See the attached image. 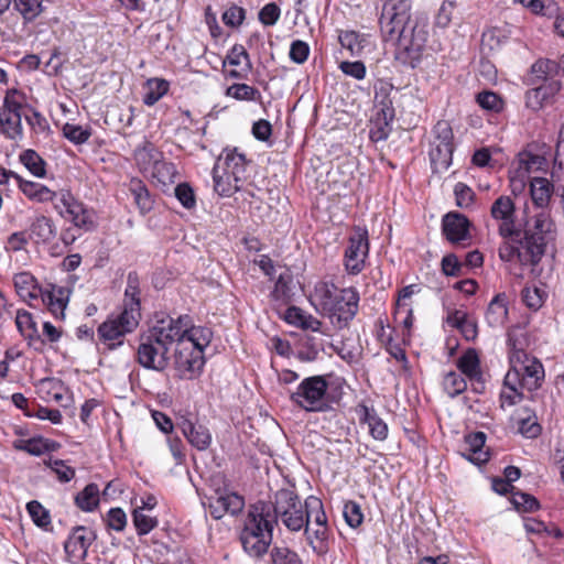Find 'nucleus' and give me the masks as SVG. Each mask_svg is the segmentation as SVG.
Wrapping results in <instances>:
<instances>
[{"label":"nucleus","instance_id":"nucleus-1","mask_svg":"<svg viewBox=\"0 0 564 564\" xmlns=\"http://www.w3.org/2000/svg\"><path fill=\"white\" fill-rule=\"evenodd\" d=\"M410 0H387L380 18V28L387 40L397 42V59L416 67L427 52V22L411 15Z\"/></svg>","mask_w":564,"mask_h":564},{"label":"nucleus","instance_id":"nucleus-2","mask_svg":"<svg viewBox=\"0 0 564 564\" xmlns=\"http://www.w3.org/2000/svg\"><path fill=\"white\" fill-rule=\"evenodd\" d=\"M141 318L139 289L135 280L129 275L124 292L122 311L118 315H111L98 327L100 340L109 349L122 344V337L133 332Z\"/></svg>","mask_w":564,"mask_h":564},{"label":"nucleus","instance_id":"nucleus-3","mask_svg":"<svg viewBox=\"0 0 564 564\" xmlns=\"http://www.w3.org/2000/svg\"><path fill=\"white\" fill-rule=\"evenodd\" d=\"M213 338L208 327L198 326L189 336L181 340L174 349L173 367L175 376L182 380L196 379L203 370L205 359L204 350Z\"/></svg>","mask_w":564,"mask_h":564},{"label":"nucleus","instance_id":"nucleus-4","mask_svg":"<svg viewBox=\"0 0 564 564\" xmlns=\"http://www.w3.org/2000/svg\"><path fill=\"white\" fill-rule=\"evenodd\" d=\"M274 519H271L270 506L258 502L251 507L240 534L243 550L253 557L267 553L272 542Z\"/></svg>","mask_w":564,"mask_h":564},{"label":"nucleus","instance_id":"nucleus-5","mask_svg":"<svg viewBox=\"0 0 564 564\" xmlns=\"http://www.w3.org/2000/svg\"><path fill=\"white\" fill-rule=\"evenodd\" d=\"M510 369L507 372V382L520 384L527 391L541 387L544 380V368L540 360L529 356L521 343L512 333L508 338Z\"/></svg>","mask_w":564,"mask_h":564},{"label":"nucleus","instance_id":"nucleus-6","mask_svg":"<svg viewBox=\"0 0 564 564\" xmlns=\"http://www.w3.org/2000/svg\"><path fill=\"white\" fill-rule=\"evenodd\" d=\"M556 236V225L546 210H541L532 216L524 225L522 236V243L524 251H522V259L530 260L532 267H536L544 254L547 247L554 241Z\"/></svg>","mask_w":564,"mask_h":564},{"label":"nucleus","instance_id":"nucleus-7","mask_svg":"<svg viewBox=\"0 0 564 564\" xmlns=\"http://www.w3.org/2000/svg\"><path fill=\"white\" fill-rule=\"evenodd\" d=\"M328 381L326 376L304 378L291 392L292 403L306 412H324L328 409Z\"/></svg>","mask_w":564,"mask_h":564},{"label":"nucleus","instance_id":"nucleus-8","mask_svg":"<svg viewBox=\"0 0 564 564\" xmlns=\"http://www.w3.org/2000/svg\"><path fill=\"white\" fill-rule=\"evenodd\" d=\"M274 523L280 520L290 531H300L306 521V502L303 505L291 489H281L274 496Z\"/></svg>","mask_w":564,"mask_h":564},{"label":"nucleus","instance_id":"nucleus-9","mask_svg":"<svg viewBox=\"0 0 564 564\" xmlns=\"http://www.w3.org/2000/svg\"><path fill=\"white\" fill-rule=\"evenodd\" d=\"M198 326L193 325V321L188 315H181L176 318L169 315H156L153 325L149 328V333L154 337L155 341H161L169 347L187 338L189 333Z\"/></svg>","mask_w":564,"mask_h":564},{"label":"nucleus","instance_id":"nucleus-10","mask_svg":"<svg viewBox=\"0 0 564 564\" xmlns=\"http://www.w3.org/2000/svg\"><path fill=\"white\" fill-rule=\"evenodd\" d=\"M55 209L62 217L74 224L75 227L89 231L95 227V217L91 209L84 206L67 189L58 192V198L54 204Z\"/></svg>","mask_w":564,"mask_h":564},{"label":"nucleus","instance_id":"nucleus-11","mask_svg":"<svg viewBox=\"0 0 564 564\" xmlns=\"http://www.w3.org/2000/svg\"><path fill=\"white\" fill-rule=\"evenodd\" d=\"M170 348L161 341H155L149 333L140 337L137 350L138 362L145 369L163 371L170 365Z\"/></svg>","mask_w":564,"mask_h":564},{"label":"nucleus","instance_id":"nucleus-12","mask_svg":"<svg viewBox=\"0 0 564 564\" xmlns=\"http://www.w3.org/2000/svg\"><path fill=\"white\" fill-rule=\"evenodd\" d=\"M369 253L368 230L355 227L348 239L345 251V268L350 274H358L365 268V261Z\"/></svg>","mask_w":564,"mask_h":564},{"label":"nucleus","instance_id":"nucleus-13","mask_svg":"<svg viewBox=\"0 0 564 564\" xmlns=\"http://www.w3.org/2000/svg\"><path fill=\"white\" fill-rule=\"evenodd\" d=\"M490 216L499 221L498 232L503 239L519 236L516 227V205L510 196H499L490 207Z\"/></svg>","mask_w":564,"mask_h":564},{"label":"nucleus","instance_id":"nucleus-14","mask_svg":"<svg viewBox=\"0 0 564 564\" xmlns=\"http://www.w3.org/2000/svg\"><path fill=\"white\" fill-rule=\"evenodd\" d=\"M359 300L355 288L340 289L334 307L336 312L327 316L330 323L339 329L347 327L358 313Z\"/></svg>","mask_w":564,"mask_h":564},{"label":"nucleus","instance_id":"nucleus-15","mask_svg":"<svg viewBox=\"0 0 564 564\" xmlns=\"http://www.w3.org/2000/svg\"><path fill=\"white\" fill-rule=\"evenodd\" d=\"M245 500L236 492L217 490L208 498V508L214 519H221L226 513L237 514L243 509Z\"/></svg>","mask_w":564,"mask_h":564},{"label":"nucleus","instance_id":"nucleus-16","mask_svg":"<svg viewBox=\"0 0 564 564\" xmlns=\"http://www.w3.org/2000/svg\"><path fill=\"white\" fill-rule=\"evenodd\" d=\"M340 289L333 282L319 281L315 284L314 291L310 295V302L316 312L327 317L336 312L334 307Z\"/></svg>","mask_w":564,"mask_h":564},{"label":"nucleus","instance_id":"nucleus-17","mask_svg":"<svg viewBox=\"0 0 564 564\" xmlns=\"http://www.w3.org/2000/svg\"><path fill=\"white\" fill-rule=\"evenodd\" d=\"M340 289L333 282L319 281L315 284L314 291L310 295V302L316 312L327 317L336 312L334 307Z\"/></svg>","mask_w":564,"mask_h":564},{"label":"nucleus","instance_id":"nucleus-18","mask_svg":"<svg viewBox=\"0 0 564 564\" xmlns=\"http://www.w3.org/2000/svg\"><path fill=\"white\" fill-rule=\"evenodd\" d=\"M458 371L465 376L476 393H481L485 389V381L480 369V360L475 349L466 350L456 361Z\"/></svg>","mask_w":564,"mask_h":564},{"label":"nucleus","instance_id":"nucleus-19","mask_svg":"<svg viewBox=\"0 0 564 564\" xmlns=\"http://www.w3.org/2000/svg\"><path fill=\"white\" fill-rule=\"evenodd\" d=\"M470 223L463 214L451 212L442 220V230L451 242H459L469 236Z\"/></svg>","mask_w":564,"mask_h":564},{"label":"nucleus","instance_id":"nucleus-20","mask_svg":"<svg viewBox=\"0 0 564 564\" xmlns=\"http://www.w3.org/2000/svg\"><path fill=\"white\" fill-rule=\"evenodd\" d=\"M227 65L235 67L227 72L230 78L241 79L247 76L251 68V62L242 45L236 44L231 47L224 61V67Z\"/></svg>","mask_w":564,"mask_h":564},{"label":"nucleus","instance_id":"nucleus-21","mask_svg":"<svg viewBox=\"0 0 564 564\" xmlns=\"http://www.w3.org/2000/svg\"><path fill=\"white\" fill-rule=\"evenodd\" d=\"M560 88V83L552 80L528 90L525 94L527 107L534 111L540 110L556 93H558Z\"/></svg>","mask_w":564,"mask_h":564},{"label":"nucleus","instance_id":"nucleus-22","mask_svg":"<svg viewBox=\"0 0 564 564\" xmlns=\"http://www.w3.org/2000/svg\"><path fill=\"white\" fill-rule=\"evenodd\" d=\"M183 435L198 451H205L212 443L209 430L203 425H196L188 419H183L180 423Z\"/></svg>","mask_w":564,"mask_h":564},{"label":"nucleus","instance_id":"nucleus-23","mask_svg":"<svg viewBox=\"0 0 564 564\" xmlns=\"http://www.w3.org/2000/svg\"><path fill=\"white\" fill-rule=\"evenodd\" d=\"M214 188L220 195L229 197L239 191L243 181L234 176L232 173L221 170L220 164H215L213 169Z\"/></svg>","mask_w":564,"mask_h":564},{"label":"nucleus","instance_id":"nucleus-24","mask_svg":"<svg viewBox=\"0 0 564 564\" xmlns=\"http://www.w3.org/2000/svg\"><path fill=\"white\" fill-rule=\"evenodd\" d=\"M216 164L221 165V170L228 171L234 176L245 181L247 160L243 153L237 151V149H225L219 155Z\"/></svg>","mask_w":564,"mask_h":564},{"label":"nucleus","instance_id":"nucleus-25","mask_svg":"<svg viewBox=\"0 0 564 564\" xmlns=\"http://www.w3.org/2000/svg\"><path fill=\"white\" fill-rule=\"evenodd\" d=\"M18 187L29 199L37 203L56 202L58 198V192H54L41 183L26 181L22 177H18Z\"/></svg>","mask_w":564,"mask_h":564},{"label":"nucleus","instance_id":"nucleus-26","mask_svg":"<svg viewBox=\"0 0 564 564\" xmlns=\"http://www.w3.org/2000/svg\"><path fill=\"white\" fill-rule=\"evenodd\" d=\"M28 234L35 243H48L56 236V227L51 218L41 215L32 221Z\"/></svg>","mask_w":564,"mask_h":564},{"label":"nucleus","instance_id":"nucleus-27","mask_svg":"<svg viewBox=\"0 0 564 564\" xmlns=\"http://www.w3.org/2000/svg\"><path fill=\"white\" fill-rule=\"evenodd\" d=\"M357 413L361 422L367 423L369 432L375 440L384 441L388 436V425L372 408L360 404Z\"/></svg>","mask_w":564,"mask_h":564},{"label":"nucleus","instance_id":"nucleus-28","mask_svg":"<svg viewBox=\"0 0 564 564\" xmlns=\"http://www.w3.org/2000/svg\"><path fill=\"white\" fill-rule=\"evenodd\" d=\"M18 295L24 301L37 300L43 290L37 285L35 278L29 272H21L13 278Z\"/></svg>","mask_w":564,"mask_h":564},{"label":"nucleus","instance_id":"nucleus-29","mask_svg":"<svg viewBox=\"0 0 564 564\" xmlns=\"http://www.w3.org/2000/svg\"><path fill=\"white\" fill-rule=\"evenodd\" d=\"M305 534L308 544L317 555H325L328 550V525L314 527L313 524L305 523Z\"/></svg>","mask_w":564,"mask_h":564},{"label":"nucleus","instance_id":"nucleus-30","mask_svg":"<svg viewBox=\"0 0 564 564\" xmlns=\"http://www.w3.org/2000/svg\"><path fill=\"white\" fill-rule=\"evenodd\" d=\"M91 540L86 535V528L77 525L72 530L64 543V550L68 556L76 557L78 553L86 554Z\"/></svg>","mask_w":564,"mask_h":564},{"label":"nucleus","instance_id":"nucleus-31","mask_svg":"<svg viewBox=\"0 0 564 564\" xmlns=\"http://www.w3.org/2000/svg\"><path fill=\"white\" fill-rule=\"evenodd\" d=\"M513 240H508L507 238L498 249V256L500 260L505 262H511L514 259L519 261L521 265H530L532 267V262L530 260L522 259V251H524L522 239L519 236H513Z\"/></svg>","mask_w":564,"mask_h":564},{"label":"nucleus","instance_id":"nucleus-32","mask_svg":"<svg viewBox=\"0 0 564 564\" xmlns=\"http://www.w3.org/2000/svg\"><path fill=\"white\" fill-rule=\"evenodd\" d=\"M486 435L482 432H476L465 437L466 452L468 459L475 464H482L488 460V453L484 449Z\"/></svg>","mask_w":564,"mask_h":564},{"label":"nucleus","instance_id":"nucleus-33","mask_svg":"<svg viewBox=\"0 0 564 564\" xmlns=\"http://www.w3.org/2000/svg\"><path fill=\"white\" fill-rule=\"evenodd\" d=\"M40 297L55 317H64L67 299L62 288L52 286L51 290L43 291Z\"/></svg>","mask_w":564,"mask_h":564},{"label":"nucleus","instance_id":"nucleus-34","mask_svg":"<svg viewBox=\"0 0 564 564\" xmlns=\"http://www.w3.org/2000/svg\"><path fill=\"white\" fill-rule=\"evenodd\" d=\"M530 192L534 205L544 208L550 203L553 193V184L546 178L534 177L530 183Z\"/></svg>","mask_w":564,"mask_h":564},{"label":"nucleus","instance_id":"nucleus-35","mask_svg":"<svg viewBox=\"0 0 564 564\" xmlns=\"http://www.w3.org/2000/svg\"><path fill=\"white\" fill-rule=\"evenodd\" d=\"M392 118L393 110L391 108H382L380 111H378L373 121V126L370 129L371 140L378 142L388 139L391 132L390 122Z\"/></svg>","mask_w":564,"mask_h":564},{"label":"nucleus","instance_id":"nucleus-36","mask_svg":"<svg viewBox=\"0 0 564 564\" xmlns=\"http://www.w3.org/2000/svg\"><path fill=\"white\" fill-rule=\"evenodd\" d=\"M134 158L141 171L149 173L163 158V154L152 143L145 142L143 147L135 150Z\"/></svg>","mask_w":564,"mask_h":564},{"label":"nucleus","instance_id":"nucleus-37","mask_svg":"<svg viewBox=\"0 0 564 564\" xmlns=\"http://www.w3.org/2000/svg\"><path fill=\"white\" fill-rule=\"evenodd\" d=\"M508 316L505 295L495 296L488 305L486 319L491 327L502 326Z\"/></svg>","mask_w":564,"mask_h":564},{"label":"nucleus","instance_id":"nucleus-38","mask_svg":"<svg viewBox=\"0 0 564 564\" xmlns=\"http://www.w3.org/2000/svg\"><path fill=\"white\" fill-rule=\"evenodd\" d=\"M1 132L11 140H21L23 135L21 113L0 112Z\"/></svg>","mask_w":564,"mask_h":564},{"label":"nucleus","instance_id":"nucleus-39","mask_svg":"<svg viewBox=\"0 0 564 564\" xmlns=\"http://www.w3.org/2000/svg\"><path fill=\"white\" fill-rule=\"evenodd\" d=\"M453 151L454 148L432 145L430 150V160L432 169L435 173H443L451 166Z\"/></svg>","mask_w":564,"mask_h":564},{"label":"nucleus","instance_id":"nucleus-40","mask_svg":"<svg viewBox=\"0 0 564 564\" xmlns=\"http://www.w3.org/2000/svg\"><path fill=\"white\" fill-rule=\"evenodd\" d=\"M76 506L83 511L90 512L99 503V488L96 484H88L76 497Z\"/></svg>","mask_w":564,"mask_h":564},{"label":"nucleus","instance_id":"nucleus-41","mask_svg":"<svg viewBox=\"0 0 564 564\" xmlns=\"http://www.w3.org/2000/svg\"><path fill=\"white\" fill-rule=\"evenodd\" d=\"M305 518V523L313 524L314 527L327 525V517L318 498L311 496L306 499Z\"/></svg>","mask_w":564,"mask_h":564},{"label":"nucleus","instance_id":"nucleus-42","mask_svg":"<svg viewBox=\"0 0 564 564\" xmlns=\"http://www.w3.org/2000/svg\"><path fill=\"white\" fill-rule=\"evenodd\" d=\"M129 189L133 195L134 203L142 214L149 212L153 206V200L145 185L140 180H131Z\"/></svg>","mask_w":564,"mask_h":564},{"label":"nucleus","instance_id":"nucleus-43","mask_svg":"<svg viewBox=\"0 0 564 564\" xmlns=\"http://www.w3.org/2000/svg\"><path fill=\"white\" fill-rule=\"evenodd\" d=\"M443 389L448 397L455 398L467 388V382L459 371H448L443 378Z\"/></svg>","mask_w":564,"mask_h":564},{"label":"nucleus","instance_id":"nucleus-44","mask_svg":"<svg viewBox=\"0 0 564 564\" xmlns=\"http://www.w3.org/2000/svg\"><path fill=\"white\" fill-rule=\"evenodd\" d=\"M20 162L36 177H43L46 173L45 161L34 150L23 151L20 154Z\"/></svg>","mask_w":564,"mask_h":564},{"label":"nucleus","instance_id":"nucleus-45","mask_svg":"<svg viewBox=\"0 0 564 564\" xmlns=\"http://www.w3.org/2000/svg\"><path fill=\"white\" fill-rule=\"evenodd\" d=\"M169 90V83L164 79L152 78L147 82V91L143 97V102L148 106H153L158 102Z\"/></svg>","mask_w":564,"mask_h":564},{"label":"nucleus","instance_id":"nucleus-46","mask_svg":"<svg viewBox=\"0 0 564 564\" xmlns=\"http://www.w3.org/2000/svg\"><path fill=\"white\" fill-rule=\"evenodd\" d=\"M13 447L26 452L31 455L40 456L50 451V442L43 437H33L29 440H17Z\"/></svg>","mask_w":564,"mask_h":564},{"label":"nucleus","instance_id":"nucleus-47","mask_svg":"<svg viewBox=\"0 0 564 564\" xmlns=\"http://www.w3.org/2000/svg\"><path fill=\"white\" fill-rule=\"evenodd\" d=\"M339 42L352 56L359 55L364 50L367 39L355 31H345L339 34Z\"/></svg>","mask_w":564,"mask_h":564},{"label":"nucleus","instance_id":"nucleus-48","mask_svg":"<svg viewBox=\"0 0 564 564\" xmlns=\"http://www.w3.org/2000/svg\"><path fill=\"white\" fill-rule=\"evenodd\" d=\"M517 425L518 432L527 438H535L541 433V426L538 423L536 416L528 412H524V415L519 413Z\"/></svg>","mask_w":564,"mask_h":564},{"label":"nucleus","instance_id":"nucleus-49","mask_svg":"<svg viewBox=\"0 0 564 564\" xmlns=\"http://www.w3.org/2000/svg\"><path fill=\"white\" fill-rule=\"evenodd\" d=\"M547 297V293L535 285L527 286L522 291V301L527 307L532 311H538L542 307Z\"/></svg>","mask_w":564,"mask_h":564},{"label":"nucleus","instance_id":"nucleus-50","mask_svg":"<svg viewBox=\"0 0 564 564\" xmlns=\"http://www.w3.org/2000/svg\"><path fill=\"white\" fill-rule=\"evenodd\" d=\"M434 141L432 145H438L443 148H454L453 139V130L449 122L442 120L438 121L433 129Z\"/></svg>","mask_w":564,"mask_h":564},{"label":"nucleus","instance_id":"nucleus-51","mask_svg":"<svg viewBox=\"0 0 564 564\" xmlns=\"http://www.w3.org/2000/svg\"><path fill=\"white\" fill-rule=\"evenodd\" d=\"M15 325L20 334L26 339H32L37 334L35 322L28 311L19 310L17 312Z\"/></svg>","mask_w":564,"mask_h":564},{"label":"nucleus","instance_id":"nucleus-52","mask_svg":"<svg viewBox=\"0 0 564 564\" xmlns=\"http://www.w3.org/2000/svg\"><path fill=\"white\" fill-rule=\"evenodd\" d=\"M42 2L43 0H13V6L24 20L32 21L43 11Z\"/></svg>","mask_w":564,"mask_h":564},{"label":"nucleus","instance_id":"nucleus-53","mask_svg":"<svg viewBox=\"0 0 564 564\" xmlns=\"http://www.w3.org/2000/svg\"><path fill=\"white\" fill-rule=\"evenodd\" d=\"M62 131L63 135L74 144H83L91 135L90 129L73 123H65Z\"/></svg>","mask_w":564,"mask_h":564},{"label":"nucleus","instance_id":"nucleus-54","mask_svg":"<svg viewBox=\"0 0 564 564\" xmlns=\"http://www.w3.org/2000/svg\"><path fill=\"white\" fill-rule=\"evenodd\" d=\"M133 524L139 535L148 534L158 525V520L142 511V508H135L133 513Z\"/></svg>","mask_w":564,"mask_h":564},{"label":"nucleus","instance_id":"nucleus-55","mask_svg":"<svg viewBox=\"0 0 564 564\" xmlns=\"http://www.w3.org/2000/svg\"><path fill=\"white\" fill-rule=\"evenodd\" d=\"M226 95L237 100H256L260 93L247 84H234L227 88Z\"/></svg>","mask_w":564,"mask_h":564},{"label":"nucleus","instance_id":"nucleus-56","mask_svg":"<svg viewBox=\"0 0 564 564\" xmlns=\"http://www.w3.org/2000/svg\"><path fill=\"white\" fill-rule=\"evenodd\" d=\"M524 389L520 384H512L507 382V376L503 381V389L500 394L501 405H513L519 402L523 397Z\"/></svg>","mask_w":564,"mask_h":564},{"label":"nucleus","instance_id":"nucleus-57","mask_svg":"<svg viewBox=\"0 0 564 564\" xmlns=\"http://www.w3.org/2000/svg\"><path fill=\"white\" fill-rule=\"evenodd\" d=\"M557 70V62L552 59H539L531 67L532 75L540 80H546L547 77L556 74Z\"/></svg>","mask_w":564,"mask_h":564},{"label":"nucleus","instance_id":"nucleus-58","mask_svg":"<svg viewBox=\"0 0 564 564\" xmlns=\"http://www.w3.org/2000/svg\"><path fill=\"white\" fill-rule=\"evenodd\" d=\"M26 509L33 522L37 527L46 528L51 523L48 511L39 501H30L26 505Z\"/></svg>","mask_w":564,"mask_h":564},{"label":"nucleus","instance_id":"nucleus-59","mask_svg":"<svg viewBox=\"0 0 564 564\" xmlns=\"http://www.w3.org/2000/svg\"><path fill=\"white\" fill-rule=\"evenodd\" d=\"M152 177L156 178L160 183L166 184L172 182L175 175V166L172 163L163 161V158L153 166L150 172Z\"/></svg>","mask_w":564,"mask_h":564},{"label":"nucleus","instance_id":"nucleus-60","mask_svg":"<svg viewBox=\"0 0 564 564\" xmlns=\"http://www.w3.org/2000/svg\"><path fill=\"white\" fill-rule=\"evenodd\" d=\"M479 106L489 111L499 112L503 109V100L492 91H482L477 95Z\"/></svg>","mask_w":564,"mask_h":564},{"label":"nucleus","instance_id":"nucleus-61","mask_svg":"<svg viewBox=\"0 0 564 564\" xmlns=\"http://www.w3.org/2000/svg\"><path fill=\"white\" fill-rule=\"evenodd\" d=\"M344 518L351 528H357L362 523L364 514L360 506L355 501H348L344 506Z\"/></svg>","mask_w":564,"mask_h":564},{"label":"nucleus","instance_id":"nucleus-62","mask_svg":"<svg viewBox=\"0 0 564 564\" xmlns=\"http://www.w3.org/2000/svg\"><path fill=\"white\" fill-rule=\"evenodd\" d=\"M273 564H302L299 555L284 546H275L271 552Z\"/></svg>","mask_w":564,"mask_h":564},{"label":"nucleus","instance_id":"nucleus-63","mask_svg":"<svg viewBox=\"0 0 564 564\" xmlns=\"http://www.w3.org/2000/svg\"><path fill=\"white\" fill-rule=\"evenodd\" d=\"M23 96L17 89H9L4 96L3 109L0 112L21 113Z\"/></svg>","mask_w":564,"mask_h":564},{"label":"nucleus","instance_id":"nucleus-64","mask_svg":"<svg viewBox=\"0 0 564 564\" xmlns=\"http://www.w3.org/2000/svg\"><path fill=\"white\" fill-rule=\"evenodd\" d=\"M339 69L349 77H352L357 80H362L366 77L367 69L366 65L361 61L355 62H341L339 64Z\"/></svg>","mask_w":564,"mask_h":564}]
</instances>
